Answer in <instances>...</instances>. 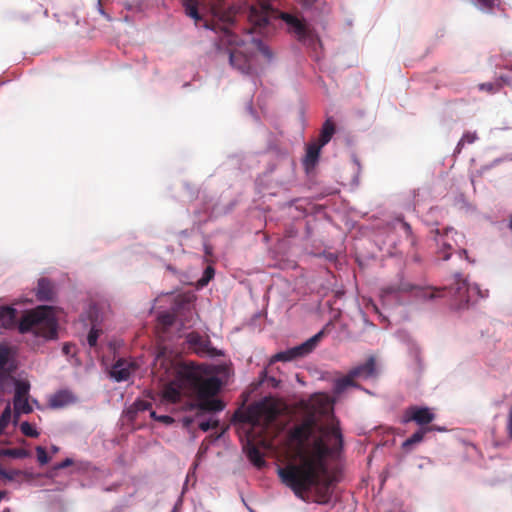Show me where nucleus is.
<instances>
[{
    "mask_svg": "<svg viewBox=\"0 0 512 512\" xmlns=\"http://www.w3.org/2000/svg\"><path fill=\"white\" fill-rule=\"evenodd\" d=\"M287 442L296 461L278 469L281 482L302 500L313 491L316 503H329L333 480L328 475L326 459L343 448L338 423L318 425L315 415L310 414L288 431Z\"/></svg>",
    "mask_w": 512,
    "mask_h": 512,
    "instance_id": "obj_1",
    "label": "nucleus"
},
{
    "mask_svg": "<svg viewBox=\"0 0 512 512\" xmlns=\"http://www.w3.org/2000/svg\"><path fill=\"white\" fill-rule=\"evenodd\" d=\"M184 388H188L196 397L197 402L191 404V409L219 412L225 407L223 401L214 398L221 388L220 379L215 376H207L205 369L201 366L191 364L178 368L175 379L163 387V400L169 403L180 401Z\"/></svg>",
    "mask_w": 512,
    "mask_h": 512,
    "instance_id": "obj_2",
    "label": "nucleus"
},
{
    "mask_svg": "<svg viewBox=\"0 0 512 512\" xmlns=\"http://www.w3.org/2000/svg\"><path fill=\"white\" fill-rule=\"evenodd\" d=\"M248 17L249 21L259 28L267 26L273 19H281L290 27V31L296 35L298 40L303 41L310 36V30L303 20L290 13L280 12L267 1H261L252 6Z\"/></svg>",
    "mask_w": 512,
    "mask_h": 512,
    "instance_id": "obj_3",
    "label": "nucleus"
},
{
    "mask_svg": "<svg viewBox=\"0 0 512 512\" xmlns=\"http://www.w3.org/2000/svg\"><path fill=\"white\" fill-rule=\"evenodd\" d=\"M18 328L21 333L32 331L47 340L54 339L58 328L54 309L50 306L37 307L21 318Z\"/></svg>",
    "mask_w": 512,
    "mask_h": 512,
    "instance_id": "obj_4",
    "label": "nucleus"
},
{
    "mask_svg": "<svg viewBox=\"0 0 512 512\" xmlns=\"http://www.w3.org/2000/svg\"><path fill=\"white\" fill-rule=\"evenodd\" d=\"M238 36L230 31L227 27H220L219 46H226L229 49V62L232 67L245 75H252L254 69L252 67L253 54L248 48L232 49V46H237Z\"/></svg>",
    "mask_w": 512,
    "mask_h": 512,
    "instance_id": "obj_5",
    "label": "nucleus"
},
{
    "mask_svg": "<svg viewBox=\"0 0 512 512\" xmlns=\"http://www.w3.org/2000/svg\"><path fill=\"white\" fill-rule=\"evenodd\" d=\"M448 293L458 308H464L486 296L478 285H470L460 274L455 275L454 284L449 287Z\"/></svg>",
    "mask_w": 512,
    "mask_h": 512,
    "instance_id": "obj_6",
    "label": "nucleus"
},
{
    "mask_svg": "<svg viewBox=\"0 0 512 512\" xmlns=\"http://www.w3.org/2000/svg\"><path fill=\"white\" fill-rule=\"evenodd\" d=\"M279 415V408L272 399H264L252 405L243 415V421L252 423L253 425L272 423Z\"/></svg>",
    "mask_w": 512,
    "mask_h": 512,
    "instance_id": "obj_7",
    "label": "nucleus"
},
{
    "mask_svg": "<svg viewBox=\"0 0 512 512\" xmlns=\"http://www.w3.org/2000/svg\"><path fill=\"white\" fill-rule=\"evenodd\" d=\"M323 336L324 330H321L317 334L306 340L304 343L287 349L286 351L276 353L270 358L269 364H273L278 361L288 362L308 355L315 349L318 342L323 338Z\"/></svg>",
    "mask_w": 512,
    "mask_h": 512,
    "instance_id": "obj_8",
    "label": "nucleus"
},
{
    "mask_svg": "<svg viewBox=\"0 0 512 512\" xmlns=\"http://www.w3.org/2000/svg\"><path fill=\"white\" fill-rule=\"evenodd\" d=\"M447 288L421 287L410 284H401L399 286H388L382 291L385 294H393L397 292H411L413 296L419 300L427 301L443 297Z\"/></svg>",
    "mask_w": 512,
    "mask_h": 512,
    "instance_id": "obj_9",
    "label": "nucleus"
},
{
    "mask_svg": "<svg viewBox=\"0 0 512 512\" xmlns=\"http://www.w3.org/2000/svg\"><path fill=\"white\" fill-rule=\"evenodd\" d=\"M434 232V241L436 244L435 255L437 259L447 261L454 251L456 241L452 233L456 232L452 228H446L443 232L436 229Z\"/></svg>",
    "mask_w": 512,
    "mask_h": 512,
    "instance_id": "obj_10",
    "label": "nucleus"
},
{
    "mask_svg": "<svg viewBox=\"0 0 512 512\" xmlns=\"http://www.w3.org/2000/svg\"><path fill=\"white\" fill-rule=\"evenodd\" d=\"M435 418L436 415L430 408L412 405L405 409L402 416V423L415 422L419 428L431 427L429 424L433 422Z\"/></svg>",
    "mask_w": 512,
    "mask_h": 512,
    "instance_id": "obj_11",
    "label": "nucleus"
},
{
    "mask_svg": "<svg viewBox=\"0 0 512 512\" xmlns=\"http://www.w3.org/2000/svg\"><path fill=\"white\" fill-rule=\"evenodd\" d=\"M204 0H182L183 7L187 16L192 18L197 26L217 31L214 24H210L208 20L203 19L200 8H204Z\"/></svg>",
    "mask_w": 512,
    "mask_h": 512,
    "instance_id": "obj_12",
    "label": "nucleus"
},
{
    "mask_svg": "<svg viewBox=\"0 0 512 512\" xmlns=\"http://www.w3.org/2000/svg\"><path fill=\"white\" fill-rule=\"evenodd\" d=\"M77 401V397L70 390L63 389L59 390L49 397V406L53 409H59L68 405L74 404Z\"/></svg>",
    "mask_w": 512,
    "mask_h": 512,
    "instance_id": "obj_13",
    "label": "nucleus"
},
{
    "mask_svg": "<svg viewBox=\"0 0 512 512\" xmlns=\"http://www.w3.org/2000/svg\"><path fill=\"white\" fill-rule=\"evenodd\" d=\"M136 369L134 363H129L124 359H119L111 369V376L118 382L129 379L131 373Z\"/></svg>",
    "mask_w": 512,
    "mask_h": 512,
    "instance_id": "obj_14",
    "label": "nucleus"
},
{
    "mask_svg": "<svg viewBox=\"0 0 512 512\" xmlns=\"http://www.w3.org/2000/svg\"><path fill=\"white\" fill-rule=\"evenodd\" d=\"M322 147L324 146L316 141H313L306 146V153L303 158V166L306 171H309L316 166Z\"/></svg>",
    "mask_w": 512,
    "mask_h": 512,
    "instance_id": "obj_15",
    "label": "nucleus"
},
{
    "mask_svg": "<svg viewBox=\"0 0 512 512\" xmlns=\"http://www.w3.org/2000/svg\"><path fill=\"white\" fill-rule=\"evenodd\" d=\"M36 296L40 301H53L55 297V285L47 278L38 281Z\"/></svg>",
    "mask_w": 512,
    "mask_h": 512,
    "instance_id": "obj_16",
    "label": "nucleus"
},
{
    "mask_svg": "<svg viewBox=\"0 0 512 512\" xmlns=\"http://www.w3.org/2000/svg\"><path fill=\"white\" fill-rule=\"evenodd\" d=\"M14 355V348L6 344H0V370H7V372H12L15 369L13 364Z\"/></svg>",
    "mask_w": 512,
    "mask_h": 512,
    "instance_id": "obj_17",
    "label": "nucleus"
},
{
    "mask_svg": "<svg viewBox=\"0 0 512 512\" xmlns=\"http://www.w3.org/2000/svg\"><path fill=\"white\" fill-rule=\"evenodd\" d=\"M375 358L369 357L364 364H361L351 370V375L356 378H369L375 375Z\"/></svg>",
    "mask_w": 512,
    "mask_h": 512,
    "instance_id": "obj_18",
    "label": "nucleus"
},
{
    "mask_svg": "<svg viewBox=\"0 0 512 512\" xmlns=\"http://www.w3.org/2000/svg\"><path fill=\"white\" fill-rule=\"evenodd\" d=\"M434 430L442 431V429L436 428V427L419 428L416 432H414L409 438H407L402 443V449L405 451H410L414 445L423 441L426 433L434 431Z\"/></svg>",
    "mask_w": 512,
    "mask_h": 512,
    "instance_id": "obj_19",
    "label": "nucleus"
},
{
    "mask_svg": "<svg viewBox=\"0 0 512 512\" xmlns=\"http://www.w3.org/2000/svg\"><path fill=\"white\" fill-rule=\"evenodd\" d=\"M16 309L9 306L0 307V327L10 328L15 325L16 322Z\"/></svg>",
    "mask_w": 512,
    "mask_h": 512,
    "instance_id": "obj_20",
    "label": "nucleus"
},
{
    "mask_svg": "<svg viewBox=\"0 0 512 512\" xmlns=\"http://www.w3.org/2000/svg\"><path fill=\"white\" fill-rule=\"evenodd\" d=\"M335 131H336V127H335L334 122L332 121L331 118H328L322 125V129H321L319 138L315 141L320 143L321 145L325 146L326 144L329 143V141L333 137Z\"/></svg>",
    "mask_w": 512,
    "mask_h": 512,
    "instance_id": "obj_21",
    "label": "nucleus"
},
{
    "mask_svg": "<svg viewBox=\"0 0 512 512\" xmlns=\"http://www.w3.org/2000/svg\"><path fill=\"white\" fill-rule=\"evenodd\" d=\"M247 457L257 468H262L263 466H265L263 454L261 453L260 449L256 447L254 444L248 443Z\"/></svg>",
    "mask_w": 512,
    "mask_h": 512,
    "instance_id": "obj_22",
    "label": "nucleus"
},
{
    "mask_svg": "<svg viewBox=\"0 0 512 512\" xmlns=\"http://www.w3.org/2000/svg\"><path fill=\"white\" fill-rule=\"evenodd\" d=\"M14 413L15 417H19L20 414H28L32 412V407L28 402V397L21 398L20 400H14Z\"/></svg>",
    "mask_w": 512,
    "mask_h": 512,
    "instance_id": "obj_23",
    "label": "nucleus"
},
{
    "mask_svg": "<svg viewBox=\"0 0 512 512\" xmlns=\"http://www.w3.org/2000/svg\"><path fill=\"white\" fill-rule=\"evenodd\" d=\"M0 456H7L11 458H26L29 452L23 448L1 449Z\"/></svg>",
    "mask_w": 512,
    "mask_h": 512,
    "instance_id": "obj_24",
    "label": "nucleus"
},
{
    "mask_svg": "<svg viewBox=\"0 0 512 512\" xmlns=\"http://www.w3.org/2000/svg\"><path fill=\"white\" fill-rule=\"evenodd\" d=\"M504 85L505 84L499 78L498 81H496L495 83H492V82L481 83L478 85V88L481 91H486L490 94H495V93L499 92Z\"/></svg>",
    "mask_w": 512,
    "mask_h": 512,
    "instance_id": "obj_25",
    "label": "nucleus"
},
{
    "mask_svg": "<svg viewBox=\"0 0 512 512\" xmlns=\"http://www.w3.org/2000/svg\"><path fill=\"white\" fill-rule=\"evenodd\" d=\"M30 385L26 382L17 381L15 386L14 400L28 397Z\"/></svg>",
    "mask_w": 512,
    "mask_h": 512,
    "instance_id": "obj_26",
    "label": "nucleus"
},
{
    "mask_svg": "<svg viewBox=\"0 0 512 512\" xmlns=\"http://www.w3.org/2000/svg\"><path fill=\"white\" fill-rule=\"evenodd\" d=\"M355 378H356L355 376L351 375V371H350L347 376H345L342 379H339L336 382V386H335L336 392L340 393V392L344 391L347 387L354 385Z\"/></svg>",
    "mask_w": 512,
    "mask_h": 512,
    "instance_id": "obj_27",
    "label": "nucleus"
},
{
    "mask_svg": "<svg viewBox=\"0 0 512 512\" xmlns=\"http://www.w3.org/2000/svg\"><path fill=\"white\" fill-rule=\"evenodd\" d=\"M11 421V407L7 405L0 415V435H2Z\"/></svg>",
    "mask_w": 512,
    "mask_h": 512,
    "instance_id": "obj_28",
    "label": "nucleus"
},
{
    "mask_svg": "<svg viewBox=\"0 0 512 512\" xmlns=\"http://www.w3.org/2000/svg\"><path fill=\"white\" fill-rule=\"evenodd\" d=\"M20 430L27 437L36 438L39 435L36 428L26 421L21 423Z\"/></svg>",
    "mask_w": 512,
    "mask_h": 512,
    "instance_id": "obj_29",
    "label": "nucleus"
},
{
    "mask_svg": "<svg viewBox=\"0 0 512 512\" xmlns=\"http://www.w3.org/2000/svg\"><path fill=\"white\" fill-rule=\"evenodd\" d=\"M151 407H152L151 402L146 401V400H137L134 402V404L130 408L129 412L132 413V412L146 411V410H150Z\"/></svg>",
    "mask_w": 512,
    "mask_h": 512,
    "instance_id": "obj_30",
    "label": "nucleus"
},
{
    "mask_svg": "<svg viewBox=\"0 0 512 512\" xmlns=\"http://www.w3.org/2000/svg\"><path fill=\"white\" fill-rule=\"evenodd\" d=\"M159 323L164 327L172 326L175 322V316L171 313H162L158 317Z\"/></svg>",
    "mask_w": 512,
    "mask_h": 512,
    "instance_id": "obj_31",
    "label": "nucleus"
},
{
    "mask_svg": "<svg viewBox=\"0 0 512 512\" xmlns=\"http://www.w3.org/2000/svg\"><path fill=\"white\" fill-rule=\"evenodd\" d=\"M476 139H477V135H476V133L466 132V133L462 136L461 140H460V141L458 142V144H457V149H458V151H460V149L463 147V145H464L465 143H469V144H471V143H473Z\"/></svg>",
    "mask_w": 512,
    "mask_h": 512,
    "instance_id": "obj_32",
    "label": "nucleus"
},
{
    "mask_svg": "<svg viewBox=\"0 0 512 512\" xmlns=\"http://www.w3.org/2000/svg\"><path fill=\"white\" fill-rule=\"evenodd\" d=\"M252 44L257 48V50L262 53L264 56H266L267 58H271L272 57V53L270 52L269 48L263 44V42L261 40H256V39H253L252 40Z\"/></svg>",
    "mask_w": 512,
    "mask_h": 512,
    "instance_id": "obj_33",
    "label": "nucleus"
},
{
    "mask_svg": "<svg viewBox=\"0 0 512 512\" xmlns=\"http://www.w3.org/2000/svg\"><path fill=\"white\" fill-rule=\"evenodd\" d=\"M37 460L41 465H45L50 461V457L48 456L45 448L42 446L36 447Z\"/></svg>",
    "mask_w": 512,
    "mask_h": 512,
    "instance_id": "obj_34",
    "label": "nucleus"
},
{
    "mask_svg": "<svg viewBox=\"0 0 512 512\" xmlns=\"http://www.w3.org/2000/svg\"><path fill=\"white\" fill-rule=\"evenodd\" d=\"M150 416L154 420L161 422L165 425H170V424L174 423V419L169 415H157L155 411H151Z\"/></svg>",
    "mask_w": 512,
    "mask_h": 512,
    "instance_id": "obj_35",
    "label": "nucleus"
},
{
    "mask_svg": "<svg viewBox=\"0 0 512 512\" xmlns=\"http://www.w3.org/2000/svg\"><path fill=\"white\" fill-rule=\"evenodd\" d=\"M20 475H22V471L16 470V469H12V470H9V471L3 469L2 473H0V476L2 478H5V479L10 480V481L14 480L16 477H18Z\"/></svg>",
    "mask_w": 512,
    "mask_h": 512,
    "instance_id": "obj_36",
    "label": "nucleus"
},
{
    "mask_svg": "<svg viewBox=\"0 0 512 512\" xmlns=\"http://www.w3.org/2000/svg\"><path fill=\"white\" fill-rule=\"evenodd\" d=\"M98 337H99V330H97L95 328H92L89 331L88 337H87V342H88L90 347L96 346Z\"/></svg>",
    "mask_w": 512,
    "mask_h": 512,
    "instance_id": "obj_37",
    "label": "nucleus"
},
{
    "mask_svg": "<svg viewBox=\"0 0 512 512\" xmlns=\"http://www.w3.org/2000/svg\"><path fill=\"white\" fill-rule=\"evenodd\" d=\"M219 426V421L218 420H214V421H203V422H200L199 423V428L204 431V432H207L209 431L210 429L212 428H217Z\"/></svg>",
    "mask_w": 512,
    "mask_h": 512,
    "instance_id": "obj_38",
    "label": "nucleus"
},
{
    "mask_svg": "<svg viewBox=\"0 0 512 512\" xmlns=\"http://www.w3.org/2000/svg\"><path fill=\"white\" fill-rule=\"evenodd\" d=\"M498 0H477L482 10L491 11Z\"/></svg>",
    "mask_w": 512,
    "mask_h": 512,
    "instance_id": "obj_39",
    "label": "nucleus"
},
{
    "mask_svg": "<svg viewBox=\"0 0 512 512\" xmlns=\"http://www.w3.org/2000/svg\"><path fill=\"white\" fill-rule=\"evenodd\" d=\"M397 220L401 222V226H402L403 230L405 231L406 235L413 239V233H412V228H411L410 224L407 223L406 221H404L403 218H400V217H398Z\"/></svg>",
    "mask_w": 512,
    "mask_h": 512,
    "instance_id": "obj_40",
    "label": "nucleus"
},
{
    "mask_svg": "<svg viewBox=\"0 0 512 512\" xmlns=\"http://www.w3.org/2000/svg\"><path fill=\"white\" fill-rule=\"evenodd\" d=\"M214 275V269L212 267H207L204 273V277L201 279V284H207L208 281L213 277Z\"/></svg>",
    "mask_w": 512,
    "mask_h": 512,
    "instance_id": "obj_41",
    "label": "nucleus"
},
{
    "mask_svg": "<svg viewBox=\"0 0 512 512\" xmlns=\"http://www.w3.org/2000/svg\"><path fill=\"white\" fill-rule=\"evenodd\" d=\"M507 435L510 439H512V407L509 410L506 424Z\"/></svg>",
    "mask_w": 512,
    "mask_h": 512,
    "instance_id": "obj_42",
    "label": "nucleus"
},
{
    "mask_svg": "<svg viewBox=\"0 0 512 512\" xmlns=\"http://www.w3.org/2000/svg\"><path fill=\"white\" fill-rule=\"evenodd\" d=\"M74 461L71 459V458H66L65 460H63L62 462L56 464L54 466V469L55 470H60V469H64V468H67L71 465H73Z\"/></svg>",
    "mask_w": 512,
    "mask_h": 512,
    "instance_id": "obj_43",
    "label": "nucleus"
},
{
    "mask_svg": "<svg viewBox=\"0 0 512 512\" xmlns=\"http://www.w3.org/2000/svg\"><path fill=\"white\" fill-rule=\"evenodd\" d=\"M187 339H189V342L192 344H198V341L203 342V337L197 333H190L187 336Z\"/></svg>",
    "mask_w": 512,
    "mask_h": 512,
    "instance_id": "obj_44",
    "label": "nucleus"
},
{
    "mask_svg": "<svg viewBox=\"0 0 512 512\" xmlns=\"http://www.w3.org/2000/svg\"><path fill=\"white\" fill-rule=\"evenodd\" d=\"M211 13L214 17H220L219 16V11H218V8L215 6V5H212L211 8Z\"/></svg>",
    "mask_w": 512,
    "mask_h": 512,
    "instance_id": "obj_45",
    "label": "nucleus"
},
{
    "mask_svg": "<svg viewBox=\"0 0 512 512\" xmlns=\"http://www.w3.org/2000/svg\"><path fill=\"white\" fill-rule=\"evenodd\" d=\"M10 372H7V370H0V382L3 378H5L7 375H9Z\"/></svg>",
    "mask_w": 512,
    "mask_h": 512,
    "instance_id": "obj_46",
    "label": "nucleus"
},
{
    "mask_svg": "<svg viewBox=\"0 0 512 512\" xmlns=\"http://www.w3.org/2000/svg\"><path fill=\"white\" fill-rule=\"evenodd\" d=\"M70 347H71V346H70V344H68V343L64 344V346H63V352H64L65 354H69V353H70Z\"/></svg>",
    "mask_w": 512,
    "mask_h": 512,
    "instance_id": "obj_47",
    "label": "nucleus"
},
{
    "mask_svg": "<svg viewBox=\"0 0 512 512\" xmlns=\"http://www.w3.org/2000/svg\"><path fill=\"white\" fill-rule=\"evenodd\" d=\"M52 452L57 453L59 451V448L57 446H52Z\"/></svg>",
    "mask_w": 512,
    "mask_h": 512,
    "instance_id": "obj_48",
    "label": "nucleus"
},
{
    "mask_svg": "<svg viewBox=\"0 0 512 512\" xmlns=\"http://www.w3.org/2000/svg\"><path fill=\"white\" fill-rule=\"evenodd\" d=\"M509 228L512 230V217H511V219L509 221Z\"/></svg>",
    "mask_w": 512,
    "mask_h": 512,
    "instance_id": "obj_49",
    "label": "nucleus"
},
{
    "mask_svg": "<svg viewBox=\"0 0 512 512\" xmlns=\"http://www.w3.org/2000/svg\"><path fill=\"white\" fill-rule=\"evenodd\" d=\"M328 327H329V324H326L325 327L322 329V330H324V334L326 333V328H328Z\"/></svg>",
    "mask_w": 512,
    "mask_h": 512,
    "instance_id": "obj_50",
    "label": "nucleus"
},
{
    "mask_svg": "<svg viewBox=\"0 0 512 512\" xmlns=\"http://www.w3.org/2000/svg\"><path fill=\"white\" fill-rule=\"evenodd\" d=\"M328 327H329V324H326L325 327L322 329V330H324V334L326 333V328H328Z\"/></svg>",
    "mask_w": 512,
    "mask_h": 512,
    "instance_id": "obj_51",
    "label": "nucleus"
},
{
    "mask_svg": "<svg viewBox=\"0 0 512 512\" xmlns=\"http://www.w3.org/2000/svg\"><path fill=\"white\" fill-rule=\"evenodd\" d=\"M206 345V342L203 340V342L198 341V345Z\"/></svg>",
    "mask_w": 512,
    "mask_h": 512,
    "instance_id": "obj_52",
    "label": "nucleus"
},
{
    "mask_svg": "<svg viewBox=\"0 0 512 512\" xmlns=\"http://www.w3.org/2000/svg\"><path fill=\"white\" fill-rule=\"evenodd\" d=\"M314 399L319 400V399H324V398L323 397H315Z\"/></svg>",
    "mask_w": 512,
    "mask_h": 512,
    "instance_id": "obj_53",
    "label": "nucleus"
},
{
    "mask_svg": "<svg viewBox=\"0 0 512 512\" xmlns=\"http://www.w3.org/2000/svg\"><path fill=\"white\" fill-rule=\"evenodd\" d=\"M172 512H175L174 510Z\"/></svg>",
    "mask_w": 512,
    "mask_h": 512,
    "instance_id": "obj_54",
    "label": "nucleus"
}]
</instances>
